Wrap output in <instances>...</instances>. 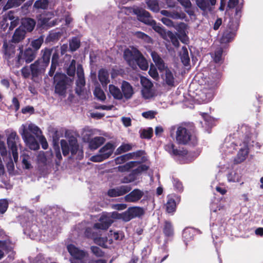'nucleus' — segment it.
Returning a JSON list of instances; mask_svg holds the SVG:
<instances>
[{
    "label": "nucleus",
    "mask_w": 263,
    "mask_h": 263,
    "mask_svg": "<svg viewBox=\"0 0 263 263\" xmlns=\"http://www.w3.org/2000/svg\"><path fill=\"white\" fill-rule=\"evenodd\" d=\"M18 132L25 143L31 149L35 151L40 147L34 136L40 140L43 149H46L48 148L46 138L42 135L41 130L35 124L27 122L20 126Z\"/></svg>",
    "instance_id": "f257e3e1"
},
{
    "label": "nucleus",
    "mask_w": 263,
    "mask_h": 263,
    "mask_svg": "<svg viewBox=\"0 0 263 263\" xmlns=\"http://www.w3.org/2000/svg\"><path fill=\"white\" fill-rule=\"evenodd\" d=\"M220 77V72L215 71V72L211 73L206 79L202 89L199 92L195 98L198 103H206L212 100L215 90L218 87Z\"/></svg>",
    "instance_id": "f03ea898"
},
{
    "label": "nucleus",
    "mask_w": 263,
    "mask_h": 263,
    "mask_svg": "<svg viewBox=\"0 0 263 263\" xmlns=\"http://www.w3.org/2000/svg\"><path fill=\"white\" fill-rule=\"evenodd\" d=\"M113 222L110 214H103L99 218L98 222L96 223L93 227V229L87 228L85 231V234L87 237H91L95 242L104 248L108 247L107 242L108 239L107 237H98V234L96 235L93 230H107ZM101 234L99 233L98 235H101Z\"/></svg>",
    "instance_id": "7ed1b4c3"
},
{
    "label": "nucleus",
    "mask_w": 263,
    "mask_h": 263,
    "mask_svg": "<svg viewBox=\"0 0 263 263\" xmlns=\"http://www.w3.org/2000/svg\"><path fill=\"white\" fill-rule=\"evenodd\" d=\"M133 11L134 14L137 16L138 20L146 25L151 26L153 29L160 34L163 38H164L165 35H166L167 32H166L160 24L156 23L151 16L148 12L139 8H134Z\"/></svg>",
    "instance_id": "20e7f679"
},
{
    "label": "nucleus",
    "mask_w": 263,
    "mask_h": 263,
    "mask_svg": "<svg viewBox=\"0 0 263 263\" xmlns=\"http://www.w3.org/2000/svg\"><path fill=\"white\" fill-rule=\"evenodd\" d=\"M176 139L178 143L195 145L197 143L196 137L191 131L183 127L179 126L176 131Z\"/></svg>",
    "instance_id": "39448f33"
},
{
    "label": "nucleus",
    "mask_w": 263,
    "mask_h": 263,
    "mask_svg": "<svg viewBox=\"0 0 263 263\" xmlns=\"http://www.w3.org/2000/svg\"><path fill=\"white\" fill-rule=\"evenodd\" d=\"M61 145L64 156H66L70 152L72 155L77 154V158L79 159H81L83 158V152L79 148V145L76 138H71L68 141L66 140H61Z\"/></svg>",
    "instance_id": "423d86ee"
},
{
    "label": "nucleus",
    "mask_w": 263,
    "mask_h": 263,
    "mask_svg": "<svg viewBox=\"0 0 263 263\" xmlns=\"http://www.w3.org/2000/svg\"><path fill=\"white\" fill-rule=\"evenodd\" d=\"M144 213V210L142 208L134 206L129 208L127 211L122 213H118L117 212H113L110 216L112 219V218L120 219L127 222L136 217H140Z\"/></svg>",
    "instance_id": "0eeeda50"
},
{
    "label": "nucleus",
    "mask_w": 263,
    "mask_h": 263,
    "mask_svg": "<svg viewBox=\"0 0 263 263\" xmlns=\"http://www.w3.org/2000/svg\"><path fill=\"white\" fill-rule=\"evenodd\" d=\"M253 141L251 142V139L249 134L247 133L243 139V143L239 144V150L236 156L234 159V162L235 164H239L243 162L248 157L249 153V146H254Z\"/></svg>",
    "instance_id": "6e6552de"
},
{
    "label": "nucleus",
    "mask_w": 263,
    "mask_h": 263,
    "mask_svg": "<svg viewBox=\"0 0 263 263\" xmlns=\"http://www.w3.org/2000/svg\"><path fill=\"white\" fill-rule=\"evenodd\" d=\"M67 250L72 256L70 259L71 263H87L85 258L87 257V253L73 245H69L67 246Z\"/></svg>",
    "instance_id": "1a4fd4ad"
},
{
    "label": "nucleus",
    "mask_w": 263,
    "mask_h": 263,
    "mask_svg": "<svg viewBox=\"0 0 263 263\" xmlns=\"http://www.w3.org/2000/svg\"><path fill=\"white\" fill-rule=\"evenodd\" d=\"M115 147L112 143L108 142L100 149L99 154L92 156L90 160L93 162H101L108 158L112 154Z\"/></svg>",
    "instance_id": "9d476101"
},
{
    "label": "nucleus",
    "mask_w": 263,
    "mask_h": 263,
    "mask_svg": "<svg viewBox=\"0 0 263 263\" xmlns=\"http://www.w3.org/2000/svg\"><path fill=\"white\" fill-rule=\"evenodd\" d=\"M20 52L15 59V66L18 67L25 61L27 63L31 62L36 57V51L28 48L23 52L22 49L20 48Z\"/></svg>",
    "instance_id": "9b49d317"
},
{
    "label": "nucleus",
    "mask_w": 263,
    "mask_h": 263,
    "mask_svg": "<svg viewBox=\"0 0 263 263\" xmlns=\"http://www.w3.org/2000/svg\"><path fill=\"white\" fill-rule=\"evenodd\" d=\"M238 24L236 21H230L228 28L224 31L220 39L221 44H226L231 42L235 37L237 30Z\"/></svg>",
    "instance_id": "f8f14e48"
},
{
    "label": "nucleus",
    "mask_w": 263,
    "mask_h": 263,
    "mask_svg": "<svg viewBox=\"0 0 263 263\" xmlns=\"http://www.w3.org/2000/svg\"><path fill=\"white\" fill-rule=\"evenodd\" d=\"M55 92L59 95H64L67 88V78L64 74H57L54 77Z\"/></svg>",
    "instance_id": "ddd939ff"
},
{
    "label": "nucleus",
    "mask_w": 263,
    "mask_h": 263,
    "mask_svg": "<svg viewBox=\"0 0 263 263\" xmlns=\"http://www.w3.org/2000/svg\"><path fill=\"white\" fill-rule=\"evenodd\" d=\"M4 49V58L8 62L9 65H14L15 62V47L12 45H8L6 40H4L3 46Z\"/></svg>",
    "instance_id": "4468645a"
},
{
    "label": "nucleus",
    "mask_w": 263,
    "mask_h": 263,
    "mask_svg": "<svg viewBox=\"0 0 263 263\" xmlns=\"http://www.w3.org/2000/svg\"><path fill=\"white\" fill-rule=\"evenodd\" d=\"M162 78L164 83L170 87H174L177 84L176 72L174 69L166 68L162 72Z\"/></svg>",
    "instance_id": "2eb2a0df"
},
{
    "label": "nucleus",
    "mask_w": 263,
    "mask_h": 263,
    "mask_svg": "<svg viewBox=\"0 0 263 263\" xmlns=\"http://www.w3.org/2000/svg\"><path fill=\"white\" fill-rule=\"evenodd\" d=\"M140 51L136 48L126 49L124 52V58L128 64L133 68L135 69L136 60L139 56Z\"/></svg>",
    "instance_id": "dca6fc26"
},
{
    "label": "nucleus",
    "mask_w": 263,
    "mask_h": 263,
    "mask_svg": "<svg viewBox=\"0 0 263 263\" xmlns=\"http://www.w3.org/2000/svg\"><path fill=\"white\" fill-rule=\"evenodd\" d=\"M148 166L145 164H141L136 168L134 169L132 172L128 176H125L121 179V182L123 183H128L135 181L137 178V176L142 172L147 170Z\"/></svg>",
    "instance_id": "f3484780"
},
{
    "label": "nucleus",
    "mask_w": 263,
    "mask_h": 263,
    "mask_svg": "<svg viewBox=\"0 0 263 263\" xmlns=\"http://www.w3.org/2000/svg\"><path fill=\"white\" fill-rule=\"evenodd\" d=\"M132 190L130 185H124L110 189L108 191L107 194L109 197H115L122 196L128 193Z\"/></svg>",
    "instance_id": "a211bd4d"
},
{
    "label": "nucleus",
    "mask_w": 263,
    "mask_h": 263,
    "mask_svg": "<svg viewBox=\"0 0 263 263\" xmlns=\"http://www.w3.org/2000/svg\"><path fill=\"white\" fill-rule=\"evenodd\" d=\"M31 74L33 77H37L40 73L44 72L47 67L46 64H43L41 60L36 61L30 66Z\"/></svg>",
    "instance_id": "6ab92c4d"
},
{
    "label": "nucleus",
    "mask_w": 263,
    "mask_h": 263,
    "mask_svg": "<svg viewBox=\"0 0 263 263\" xmlns=\"http://www.w3.org/2000/svg\"><path fill=\"white\" fill-rule=\"evenodd\" d=\"M77 74L78 80H77V88H76V92L79 93L82 91V88L85 85L83 69L82 66L80 65L77 67Z\"/></svg>",
    "instance_id": "aec40b11"
},
{
    "label": "nucleus",
    "mask_w": 263,
    "mask_h": 263,
    "mask_svg": "<svg viewBox=\"0 0 263 263\" xmlns=\"http://www.w3.org/2000/svg\"><path fill=\"white\" fill-rule=\"evenodd\" d=\"M144 195L143 191L139 189H135L124 197V200L128 202H136Z\"/></svg>",
    "instance_id": "412c9836"
},
{
    "label": "nucleus",
    "mask_w": 263,
    "mask_h": 263,
    "mask_svg": "<svg viewBox=\"0 0 263 263\" xmlns=\"http://www.w3.org/2000/svg\"><path fill=\"white\" fill-rule=\"evenodd\" d=\"M121 89L123 97H124L126 99L131 98L134 93V91L132 86L128 82L123 81L121 85Z\"/></svg>",
    "instance_id": "4be33fe9"
},
{
    "label": "nucleus",
    "mask_w": 263,
    "mask_h": 263,
    "mask_svg": "<svg viewBox=\"0 0 263 263\" xmlns=\"http://www.w3.org/2000/svg\"><path fill=\"white\" fill-rule=\"evenodd\" d=\"M236 146H237V145L235 143L234 141L228 140V139H227L225 143L221 147V151L227 155L228 154L232 153L233 151L236 149Z\"/></svg>",
    "instance_id": "5701e85b"
},
{
    "label": "nucleus",
    "mask_w": 263,
    "mask_h": 263,
    "mask_svg": "<svg viewBox=\"0 0 263 263\" xmlns=\"http://www.w3.org/2000/svg\"><path fill=\"white\" fill-rule=\"evenodd\" d=\"M26 31L20 27L17 28L12 36V42L13 43H17L22 41L25 36Z\"/></svg>",
    "instance_id": "b1692460"
},
{
    "label": "nucleus",
    "mask_w": 263,
    "mask_h": 263,
    "mask_svg": "<svg viewBox=\"0 0 263 263\" xmlns=\"http://www.w3.org/2000/svg\"><path fill=\"white\" fill-rule=\"evenodd\" d=\"M105 139L103 137H96L89 141V146L91 149H96L103 144Z\"/></svg>",
    "instance_id": "393cba45"
},
{
    "label": "nucleus",
    "mask_w": 263,
    "mask_h": 263,
    "mask_svg": "<svg viewBox=\"0 0 263 263\" xmlns=\"http://www.w3.org/2000/svg\"><path fill=\"white\" fill-rule=\"evenodd\" d=\"M35 25V22L34 20L30 18H25L22 20V26L23 29L27 31L30 32L32 31Z\"/></svg>",
    "instance_id": "a878e982"
},
{
    "label": "nucleus",
    "mask_w": 263,
    "mask_h": 263,
    "mask_svg": "<svg viewBox=\"0 0 263 263\" xmlns=\"http://www.w3.org/2000/svg\"><path fill=\"white\" fill-rule=\"evenodd\" d=\"M7 22L10 21V26L6 32V33H8L9 31L12 30L19 24V19L17 17L14 16L12 13H9L6 16Z\"/></svg>",
    "instance_id": "bb28decb"
},
{
    "label": "nucleus",
    "mask_w": 263,
    "mask_h": 263,
    "mask_svg": "<svg viewBox=\"0 0 263 263\" xmlns=\"http://www.w3.org/2000/svg\"><path fill=\"white\" fill-rule=\"evenodd\" d=\"M135 61L136 62L134 63L135 65V69L137 68V66L143 70H145L147 69L148 67V63L140 52L139 56L137 57Z\"/></svg>",
    "instance_id": "cd10ccee"
},
{
    "label": "nucleus",
    "mask_w": 263,
    "mask_h": 263,
    "mask_svg": "<svg viewBox=\"0 0 263 263\" xmlns=\"http://www.w3.org/2000/svg\"><path fill=\"white\" fill-rule=\"evenodd\" d=\"M98 78L103 86L107 85L109 82V73L108 71L104 69H101L99 71Z\"/></svg>",
    "instance_id": "c85d7f7f"
},
{
    "label": "nucleus",
    "mask_w": 263,
    "mask_h": 263,
    "mask_svg": "<svg viewBox=\"0 0 263 263\" xmlns=\"http://www.w3.org/2000/svg\"><path fill=\"white\" fill-rule=\"evenodd\" d=\"M18 139V137L15 132H11L7 138V144L11 148H16V141Z\"/></svg>",
    "instance_id": "c756f323"
},
{
    "label": "nucleus",
    "mask_w": 263,
    "mask_h": 263,
    "mask_svg": "<svg viewBox=\"0 0 263 263\" xmlns=\"http://www.w3.org/2000/svg\"><path fill=\"white\" fill-rule=\"evenodd\" d=\"M109 91L115 99L121 100L123 98V95L120 89L115 85H109Z\"/></svg>",
    "instance_id": "7c9ffc66"
},
{
    "label": "nucleus",
    "mask_w": 263,
    "mask_h": 263,
    "mask_svg": "<svg viewBox=\"0 0 263 263\" xmlns=\"http://www.w3.org/2000/svg\"><path fill=\"white\" fill-rule=\"evenodd\" d=\"M180 56L181 61L184 65L187 66L190 63V57L187 48L183 46L180 51Z\"/></svg>",
    "instance_id": "2f4dec72"
},
{
    "label": "nucleus",
    "mask_w": 263,
    "mask_h": 263,
    "mask_svg": "<svg viewBox=\"0 0 263 263\" xmlns=\"http://www.w3.org/2000/svg\"><path fill=\"white\" fill-rule=\"evenodd\" d=\"M51 52L52 49L49 48H45L41 51L42 57L40 60H42V62L43 64H46L47 66L49 64Z\"/></svg>",
    "instance_id": "473e14b6"
},
{
    "label": "nucleus",
    "mask_w": 263,
    "mask_h": 263,
    "mask_svg": "<svg viewBox=\"0 0 263 263\" xmlns=\"http://www.w3.org/2000/svg\"><path fill=\"white\" fill-rule=\"evenodd\" d=\"M163 231L166 237H172L174 235V229L172 223L168 221H165Z\"/></svg>",
    "instance_id": "72a5a7b5"
},
{
    "label": "nucleus",
    "mask_w": 263,
    "mask_h": 263,
    "mask_svg": "<svg viewBox=\"0 0 263 263\" xmlns=\"http://www.w3.org/2000/svg\"><path fill=\"white\" fill-rule=\"evenodd\" d=\"M133 145L128 143H123L116 151V155L121 154L127 152L132 149Z\"/></svg>",
    "instance_id": "f704fd0d"
},
{
    "label": "nucleus",
    "mask_w": 263,
    "mask_h": 263,
    "mask_svg": "<svg viewBox=\"0 0 263 263\" xmlns=\"http://www.w3.org/2000/svg\"><path fill=\"white\" fill-rule=\"evenodd\" d=\"M148 8L152 11L157 12L159 11V6L157 0H146Z\"/></svg>",
    "instance_id": "c9c22d12"
},
{
    "label": "nucleus",
    "mask_w": 263,
    "mask_h": 263,
    "mask_svg": "<svg viewBox=\"0 0 263 263\" xmlns=\"http://www.w3.org/2000/svg\"><path fill=\"white\" fill-rule=\"evenodd\" d=\"M139 164L138 161H130L126 163L123 165H121L118 167V170L120 172H124L129 170L130 168L137 166Z\"/></svg>",
    "instance_id": "e433bc0d"
},
{
    "label": "nucleus",
    "mask_w": 263,
    "mask_h": 263,
    "mask_svg": "<svg viewBox=\"0 0 263 263\" xmlns=\"http://www.w3.org/2000/svg\"><path fill=\"white\" fill-rule=\"evenodd\" d=\"M141 95L145 99H149L156 95L155 90L154 88L147 89H141Z\"/></svg>",
    "instance_id": "4c0bfd02"
},
{
    "label": "nucleus",
    "mask_w": 263,
    "mask_h": 263,
    "mask_svg": "<svg viewBox=\"0 0 263 263\" xmlns=\"http://www.w3.org/2000/svg\"><path fill=\"white\" fill-rule=\"evenodd\" d=\"M241 175L235 172H232L227 175V179L229 182H239L241 180Z\"/></svg>",
    "instance_id": "58836bf2"
},
{
    "label": "nucleus",
    "mask_w": 263,
    "mask_h": 263,
    "mask_svg": "<svg viewBox=\"0 0 263 263\" xmlns=\"http://www.w3.org/2000/svg\"><path fill=\"white\" fill-rule=\"evenodd\" d=\"M197 6L202 11L210 10V5L207 0H195Z\"/></svg>",
    "instance_id": "ea45409f"
},
{
    "label": "nucleus",
    "mask_w": 263,
    "mask_h": 263,
    "mask_svg": "<svg viewBox=\"0 0 263 263\" xmlns=\"http://www.w3.org/2000/svg\"><path fill=\"white\" fill-rule=\"evenodd\" d=\"M80 46V40L77 37H73L69 41V48L71 51L77 50Z\"/></svg>",
    "instance_id": "a19ab883"
},
{
    "label": "nucleus",
    "mask_w": 263,
    "mask_h": 263,
    "mask_svg": "<svg viewBox=\"0 0 263 263\" xmlns=\"http://www.w3.org/2000/svg\"><path fill=\"white\" fill-rule=\"evenodd\" d=\"M37 163L40 166H44L47 164V158L45 152L40 151L37 156Z\"/></svg>",
    "instance_id": "79ce46f5"
},
{
    "label": "nucleus",
    "mask_w": 263,
    "mask_h": 263,
    "mask_svg": "<svg viewBox=\"0 0 263 263\" xmlns=\"http://www.w3.org/2000/svg\"><path fill=\"white\" fill-rule=\"evenodd\" d=\"M140 82L142 85L141 89H148L154 88L153 84L152 82L145 77H141L140 78Z\"/></svg>",
    "instance_id": "37998d69"
},
{
    "label": "nucleus",
    "mask_w": 263,
    "mask_h": 263,
    "mask_svg": "<svg viewBox=\"0 0 263 263\" xmlns=\"http://www.w3.org/2000/svg\"><path fill=\"white\" fill-rule=\"evenodd\" d=\"M166 36L170 39L173 45L176 47L179 46V42L176 34L172 31H168Z\"/></svg>",
    "instance_id": "c03bdc74"
},
{
    "label": "nucleus",
    "mask_w": 263,
    "mask_h": 263,
    "mask_svg": "<svg viewBox=\"0 0 263 263\" xmlns=\"http://www.w3.org/2000/svg\"><path fill=\"white\" fill-rule=\"evenodd\" d=\"M50 17H46L45 15H41L40 18V21H41V24L43 26H52L54 25V23H53V21H50V18H51V16H52L51 14H49Z\"/></svg>",
    "instance_id": "a18cd8bd"
},
{
    "label": "nucleus",
    "mask_w": 263,
    "mask_h": 263,
    "mask_svg": "<svg viewBox=\"0 0 263 263\" xmlns=\"http://www.w3.org/2000/svg\"><path fill=\"white\" fill-rule=\"evenodd\" d=\"M176 202L173 199H168L166 204V210L168 213L174 212L176 210Z\"/></svg>",
    "instance_id": "49530a36"
},
{
    "label": "nucleus",
    "mask_w": 263,
    "mask_h": 263,
    "mask_svg": "<svg viewBox=\"0 0 263 263\" xmlns=\"http://www.w3.org/2000/svg\"><path fill=\"white\" fill-rule=\"evenodd\" d=\"M222 52L223 51L221 48H219L217 50L215 51L214 57L213 58L215 63H221L222 62Z\"/></svg>",
    "instance_id": "de8ad7c7"
},
{
    "label": "nucleus",
    "mask_w": 263,
    "mask_h": 263,
    "mask_svg": "<svg viewBox=\"0 0 263 263\" xmlns=\"http://www.w3.org/2000/svg\"><path fill=\"white\" fill-rule=\"evenodd\" d=\"M47 0H37L34 4V7L37 9H45L47 7Z\"/></svg>",
    "instance_id": "09e8293b"
},
{
    "label": "nucleus",
    "mask_w": 263,
    "mask_h": 263,
    "mask_svg": "<svg viewBox=\"0 0 263 263\" xmlns=\"http://www.w3.org/2000/svg\"><path fill=\"white\" fill-rule=\"evenodd\" d=\"M90 250L93 254L98 257H101L104 255V252L98 247L91 246L90 247Z\"/></svg>",
    "instance_id": "8fccbe9b"
},
{
    "label": "nucleus",
    "mask_w": 263,
    "mask_h": 263,
    "mask_svg": "<svg viewBox=\"0 0 263 263\" xmlns=\"http://www.w3.org/2000/svg\"><path fill=\"white\" fill-rule=\"evenodd\" d=\"M175 145L172 143H170L165 146V149L171 154L174 155H179V151L174 148Z\"/></svg>",
    "instance_id": "3c124183"
},
{
    "label": "nucleus",
    "mask_w": 263,
    "mask_h": 263,
    "mask_svg": "<svg viewBox=\"0 0 263 263\" xmlns=\"http://www.w3.org/2000/svg\"><path fill=\"white\" fill-rule=\"evenodd\" d=\"M76 72V61L72 60L67 70V73L69 76H73Z\"/></svg>",
    "instance_id": "603ef678"
},
{
    "label": "nucleus",
    "mask_w": 263,
    "mask_h": 263,
    "mask_svg": "<svg viewBox=\"0 0 263 263\" xmlns=\"http://www.w3.org/2000/svg\"><path fill=\"white\" fill-rule=\"evenodd\" d=\"M25 0H8L6 7L7 8L19 6Z\"/></svg>",
    "instance_id": "864d4df0"
},
{
    "label": "nucleus",
    "mask_w": 263,
    "mask_h": 263,
    "mask_svg": "<svg viewBox=\"0 0 263 263\" xmlns=\"http://www.w3.org/2000/svg\"><path fill=\"white\" fill-rule=\"evenodd\" d=\"M43 42V39L42 37H40L32 41L31 46L34 49V50L36 51V50L39 49Z\"/></svg>",
    "instance_id": "5fc2aeb1"
},
{
    "label": "nucleus",
    "mask_w": 263,
    "mask_h": 263,
    "mask_svg": "<svg viewBox=\"0 0 263 263\" xmlns=\"http://www.w3.org/2000/svg\"><path fill=\"white\" fill-rule=\"evenodd\" d=\"M95 96L100 100L103 101L105 99V95L102 90L99 88H96L94 90Z\"/></svg>",
    "instance_id": "6e6d98bb"
},
{
    "label": "nucleus",
    "mask_w": 263,
    "mask_h": 263,
    "mask_svg": "<svg viewBox=\"0 0 263 263\" xmlns=\"http://www.w3.org/2000/svg\"><path fill=\"white\" fill-rule=\"evenodd\" d=\"M185 17V14L182 12H179L176 11H171L170 17L173 19H183Z\"/></svg>",
    "instance_id": "4d7b16f0"
},
{
    "label": "nucleus",
    "mask_w": 263,
    "mask_h": 263,
    "mask_svg": "<svg viewBox=\"0 0 263 263\" xmlns=\"http://www.w3.org/2000/svg\"><path fill=\"white\" fill-rule=\"evenodd\" d=\"M22 163L24 167L26 169H29L31 167V165L29 162V156L26 155H23L22 156Z\"/></svg>",
    "instance_id": "13d9d810"
},
{
    "label": "nucleus",
    "mask_w": 263,
    "mask_h": 263,
    "mask_svg": "<svg viewBox=\"0 0 263 263\" xmlns=\"http://www.w3.org/2000/svg\"><path fill=\"white\" fill-rule=\"evenodd\" d=\"M143 151H138L135 152L130 153L126 154H125L127 160L136 158L137 157H140L143 154Z\"/></svg>",
    "instance_id": "bf43d9fd"
},
{
    "label": "nucleus",
    "mask_w": 263,
    "mask_h": 263,
    "mask_svg": "<svg viewBox=\"0 0 263 263\" xmlns=\"http://www.w3.org/2000/svg\"><path fill=\"white\" fill-rule=\"evenodd\" d=\"M173 184L174 189L178 192H181L183 190V185L182 183L177 178H173Z\"/></svg>",
    "instance_id": "052dcab7"
},
{
    "label": "nucleus",
    "mask_w": 263,
    "mask_h": 263,
    "mask_svg": "<svg viewBox=\"0 0 263 263\" xmlns=\"http://www.w3.org/2000/svg\"><path fill=\"white\" fill-rule=\"evenodd\" d=\"M62 35V33L60 31L51 32L48 36V40L50 41H54L58 40Z\"/></svg>",
    "instance_id": "680f3d73"
},
{
    "label": "nucleus",
    "mask_w": 263,
    "mask_h": 263,
    "mask_svg": "<svg viewBox=\"0 0 263 263\" xmlns=\"http://www.w3.org/2000/svg\"><path fill=\"white\" fill-rule=\"evenodd\" d=\"M135 35L139 39H143L144 41L147 43H150L151 42V37L148 36L147 34H145L142 32H136L135 33Z\"/></svg>",
    "instance_id": "e2e57ef3"
},
{
    "label": "nucleus",
    "mask_w": 263,
    "mask_h": 263,
    "mask_svg": "<svg viewBox=\"0 0 263 263\" xmlns=\"http://www.w3.org/2000/svg\"><path fill=\"white\" fill-rule=\"evenodd\" d=\"M8 206V202L6 199L0 200V214H4Z\"/></svg>",
    "instance_id": "0e129e2a"
},
{
    "label": "nucleus",
    "mask_w": 263,
    "mask_h": 263,
    "mask_svg": "<svg viewBox=\"0 0 263 263\" xmlns=\"http://www.w3.org/2000/svg\"><path fill=\"white\" fill-rule=\"evenodd\" d=\"M156 114V111L153 110H149L142 112V116L146 119H152L155 118V116Z\"/></svg>",
    "instance_id": "69168bd1"
},
{
    "label": "nucleus",
    "mask_w": 263,
    "mask_h": 263,
    "mask_svg": "<svg viewBox=\"0 0 263 263\" xmlns=\"http://www.w3.org/2000/svg\"><path fill=\"white\" fill-rule=\"evenodd\" d=\"M153 134V129L149 128L148 129H143L141 133V136L143 138H151Z\"/></svg>",
    "instance_id": "338daca9"
},
{
    "label": "nucleus",
    "mask_w": 263,
    "mask_h": 263,
    "mask_svg": "<svg viewBox=\"0 0 263 263\" xmlns=\"http://www.w3.org/2000/svg\"><path fill=\"white\" fill-rule=\"evenodd\" d=\"M149 75L155 80H157L159 78V74L157 69L155 67H151L149 70Z\"/></svg>",
    "instance_id": "774afa93"
}]
</instances>
